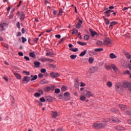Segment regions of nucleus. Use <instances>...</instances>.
<instances>
[{"label": "nucleus", "mask_w": 131, "mask_h": 131, "mask_svg": "<svg viewBox=\"0 0 131 131\" xmlns=\"http://www.w3.org/2000/svg\"><path fill=\"white\" fill-rule=\"evenodd\" d=\"M102 123H94L93 124V127H95V128H104L106 125H107V123H108V120L107 119H104L102 121H101Z\"/></svg>", "instance_id": "1"}, {"label": "nucleus", "mask_w": 131, "mask_h": 131, "mask_svg": "<svg viewBox=\"0 0 131 131\" xmlns=\"http://www.w3.org/2000/svg\"><path fill=\"white\" fill-rule=\"evenodd\" d=\"M122 85L121 84V83L120 82H117L115 85V88L116 89V90L117 92H120L121 91V89H122Z\"/></svg>", "instance_id": "2"}, {"label": "nucleus", "mask_w": 131, "mask_h": 131, "mask_svg": "<svg viewBox=\"0 0 131 131\" xmlns=\"http://www.w3.org/2000/svg\"><path fill=\"white\" fill-rule=\"evenodd\" d=\"M39 61H40L41 62H54V60L52 59H50V58H47L46 57H41L39 59Z\"/></svg>", "instance_id": "3"}, {"label": "nucleus", "mask_w": 131, "mask_h": 131, "mask_svg": "<svg viewBox=\"0 0 131 131\" xmlns=\"http://www.w3.org/2000/svg\"><path fill=\"white\" fill-rule=\"evenodd\" d=\"M7 25H8L6 23H1L0 24V31H5L6 30V27H7Z\"/></svg>", "instance_id": "4"}, {"label": "nucleus", "mask_w": 131, "mask_h": 131, "mask_svg": "<svg viewBox=\"0 0 131 131\" xmlns=\"http://www.w3.org/2000/svg\"><path fill=\"white\" fill-rule=\"evenodd\" d=\"M130 84L131 83H129L126 82H124L122 83V89H127V88H128V89H129Z\"/></svg>", "instance_id": "5"}, {"label": "nucleus", "mask_w": 131, "mask_h": 131, "mask_svg": "<svg viewBox=\"0 0 131 131\" xmlns=\"http://www.w3.org/2000/svg\"><path fill=\"white\" fill-rule=\"evenodd\" d=\"M60 114L58 113L57 111H52L51 112V116L53 118H56L57 116H59Z\"/></svg>", "instance_id": "6"}, {"label": "nucleus", "mask_w": 131, "mask_h": 131, "mask_svg": "<svg viewBox=\"0 0 131 131\" xmlns=\"http://www.w3.org/2000/svg\"><path fill=\"white\" fill-rule=\"evenodd\" d=\"M97 71H98V69L96 67H93L89 70L90 73H95Z\"/></svg>", "instance_id": "7"}, {"label": "nucleus", "mask_w": 131, "mask_h": 131, "mask_svg": "<svg viewBox=\"0 0 131 131\" xmlns=\"http://www.w3.org/2000/svg\"><path fill=\"white\" fill-rule=\"evenodd\" d=\"M111 43V39L109 38H106L103 41V45H105V46H108Z\"/></svg>", "instance_id": "8"}, {"label": "nucleus", "mask_w": 131, "mask_h": 131, "mask_svg": "<svg viewBox=\"0 0 131 131\" xmlns=\"http://www.w3.org/2000/svg\"><path fill=\"white\" fill-rule=\"evenodd\" d=\"M65 101H68L70 99V93L69 92H66L64 94Z\"/></svg>", "instance_id": "9"}, {"label": "nucleus", "mask_w": 131, "mask_h": 131, "mask_svg": "<svg viewBox=\"0 0 131 131\" xmlns=\"http://www.w3.org/2000/svg\"><path fill=\"white\" fill-rule=\"evenodd\" d=\"M50 76H51L52 78H56V77H59V76H60V74L58 73L52 72L50 73Z\"/></svg>", "instance_id": "10"}, {"label": "nucleus", "mask_w": 131, "mask_h": 131, "mask_svg": "<svg viewBox=\"0 0 131 131\" xmlns=\"http://www.w3.org/2000/svg\"><path fill=\"white\" fill-rule=\"evenodd\" d=\"M90 31L91 34V36L92 37H95V35H99V34H98V33H97V32L94 31V30L92 29H90Z\"/></svg>", "instance_id": "11"}, {"label": "nucleus", "mask_w": 131, "mask_h": 131, "mask_svg": "<svg viewBox=\"0 0 131 131\" xmlns=\"http://www.w3.org/2000/svg\"><path fill=\"white\" fill-rule=\"evenodd\" d=\"M80 84V83H79L78 79H76L75 80V87L76 89H79Z\"/></svg>", "instance_id": "12"}, {"label": "nucleus", "mask_w": 131, "mask_h": 131, "mask_svg": "<svg viewBox=\"0 0 131 131\" xmlns=\"http://www.w3.org/2000/svg\"><path fill=\"white\" fill-rule=\"evenodd\" d=\"M116 130L117 131H124L125 130V128L121 126H117L115 127Z\"/></svg>", "instance_id": "13"}, {"label": "nucleus", "mask_w": 131, "mask_h": 131, "mask_svg": "<svg viewBox=\"0 0 131 131\" xmlns=\"http://www.w3.org/2000/svg\"><path fill=\"white\" fill-rule=\"evenodd\" d=\"M93 95L94 94L89 91H86L84 94V96H85V97H88V98H90V97H93Z\"/></svg>", "instance_id": "14"}, {"label": "nucleus", "mask_w": 131, "mask_h": 131, "mask_svg": "<svg viewBox=\"0 0 131 131\" xmlns=\"http://www.w3.org/2000/svg\"><path fill=\"white\" fill-rule=\"evenodd\" d=\"M124 55L125 56L126 58L128 59V60H130L131 55L128 53V52L125 51L124 52Z\"/></svg>", "instance_id": "15"}, {"label": "nucleus", "mask_w": 131, "mask_h": 131, "mask_svg": "<svg viewBox=\"0 0 131 131\" xmlns=\"http://www.w3.org/2000/svg\"><path fill=\"white\" fill-rule=\"evenodd\" d=\"M34 64L35 68H39L40 67V62L39 61H34Z\"/></svg>", "instance_id": "16"}, {"label": "nucleus", "mask_w": 131, "mask_h": 131, "mask_svg": "<svg viewBox=\"0 0 131 131\" xmlns=\"http://www.w3.org/2000/svg\"><path fill=\"white\" fill-rule=\"evenodd\" d=\"M119 106L120 107V109L122 110V111H124V110H126V109H127V106L123 104H119Z\"/></svg>", "instance_id": "17"}, {"label": "nucleus", "mask_w": 131, "mask_h": 131, "mask_svg": "<svg viewBox=\"0 0 131 131\" xmlns=\"http://www.w3.org/2000/svg\"><path fill=\"white\" fill-rule=\"evenodd\" d=\"M22 81H26L27 82H29V81H30V77L28 76H25L22 80Z\"/></svg>", "instance_id": "18"}, {"label": "nucleus", "mask_w": 131, "mask_h": 131, "mask_svg": "<svg viewBox=\"0 0 131 131\" xmlns=\"http://www.w3.org/2000/svg\"><path fill=\"white\" fill-rule=\"evenodd\" d=\"M116 24H118V23L117 21H112L110 23V28H112L114 25H116Z\"/></svg>", "instance_id": "19"}, {"label": "nucleus", "mask_w": 131, "mask_h": 131, "mask_svg": "<svg viewBox=\"0 0 131 131\" xmlns=\"http://www.w3.org/2000/svg\"><path fill=\"white\" fill-rule=\"evenodd\" d=\"M110 12H112L111 10H107L104 12V15L106 16V17H110Z\"/></svg>", "instance_id": "20"}, {"label": "nucleus", "mask_w": 131, "mask_h": 131, "mask_svg": "<svg viewBox=\"0 0 131 131\" xmlns=\"http://www.w3.org/2000/svg\"><path fill=\"white\" fill-rule=\"evenodd\" d=\"M112 68L113 69L115 72H117V71H118V69L115 64H112Z\"/></svg>", "instance_id": "21"}, {"label": "nucleus", "mask_w": 131, "mask_h": 131, "mask_svg": "<svg viewBox=\"0 0 131 131\" xmlns=\"http://www.w3.org/2000/svg\"><path fill=\"white\" fill-rule=\"evenodd\" d=\"M110 58L111 59H116V58H117V56L114 54V53H111L110 54Z\"/></svg>", "instance_id": "22"}, {"label": "nucleus", "mask_w": 131, "mask_h": 131, "mask_svg": "<svg viewBox=\"0 0 131 131\" xmlns=\"http://www.w3.org/2000/svg\"><path fill=\"white\" fill-rule=\"evenodd\" d=\"M96 44L99 46V47H103V45H104V43L102 41H97L96 42Z\"/></svg>", "instance_id": "23"}, {"label": "nucleus", "mask_w": 131, "mask_h": 131, "mask_svg": "<svg viewBox=\"0 0 131 131\" xmlns=\"http://www.w3.org/2000/svg\"><path fill=\"white\" fill-rule=\"evenodd\" d=\"M46 100L48 102H53V97H52L51 96H47L46 97Z\"/></svg>", "instance_id": "24"}, {"label": "nucleus", "mask_w": 131, "mask_h": 131, "mask_svg": "<svg viewBox=\"0 0 131 131\" xmlns=\"http://www.w3.org/2000/svg\"><path fill=\"white\" fill-rule=\"evenodd\" d=\"M29 56L31 57V58H35L36 57V55H35V52H30L29 53Z\"/></svg>", "instance_id": "25"}, {"label": "nucleus", "mask_w": 131, "mask_h": 131, "mask_svg": "<svg viewBox=\"0 0 131 131\" xmlns=\"http://www.w3.org/2000/svg\"><path fill=\"white\" fill-rule=\"evenodd\" d=\"M111 111H112V112H113L114 113H118V112H119V111L115 108H112L111 109Z\"/></svg>", "instance_id": "26"}, {"label": "nucleus", "mask_w": 131, "mask_h": 131, "mask_svg": "<svg viewBox=\"0 0 131 131\" xmlns=\"http://www.w3.org/2000/svg\"><path fill=\"white\" fill-rule=\"evenodd\" d=\"M78 45H80V46H86V42H81L78 41L77 42Z\"/></svg>", "instance_id": "27"}, {"label": "nucleus", "mask_w": 131, "mask_h": 131, "mask_svg": "<svg viewBox=\"0 0 131 131\" xmlns=\"http://www.w3.org/2000/svg\"><path fill=\"white\" fill-rule=\"evenodd\" d=\"M88 51L86 50H85L84 51H83V52H82L80 54L79 56L80 57H83V56H84V55H85L86 54V52Z\"/></svg>", "instance_id": "28"}, {"label": "nucleus", "mask_w": 131, "mask_h": 131, "mask_svg": "<svg viewBox=\"0 0 131 131\" xmlns=\"http://www.w3.org/2000/svg\"><path fill=\"white\" fill-rule=\"evenodd\" d=\"M14 75H15V77H16V78H17V79H21V76L20 75V74H18V73H14Z\"/></svg>", "instance_id": "29"}, {"label": "nucleus", "mask_w": 131, "mask_h": 131, "mask_svg": "<svg viewBox=\"0 0 131 131\" xmlns=\"http://www.w3.org/2000/svg\"><path fill=\"white\" fill-rule=\"evenodd\" d=\"M103 18L104 19L105 24L106 25H109V24H110V21H109L107 18H105V16H103Z\"/></svg>", "instance_id": "30"}, {"label": "nucleus", "mask_w": 131, "mask_h": 131, "mask_svg": "<svg viewBox=\"0 0 131 131\" xmlns=\"http://www.w3.org/2000/svg\"><path fill=\"white\" fill-rule=\"evenodd\" d=\"M104 51V49L103 48H96L95 49V52H103Z\"/></svg>", "instance_id": "31"}, {"label": "nucleus", "mask_w": 131, "mask_h": 131, "mask_svg": "<svg viewBox=\"0 0 131 131\" xmlns=\"http://www.w3.org/2000/svg\"><path fill=\"white\" fill-rule=\"evenodd\" d=\"M20 17V20H24L25 18V14H24L23 12H21Z\"/></svg>", "instance_id": "32"}, {"label": "nucleus", "mask_w": 131, "mask_h": 131, "mask_svg": "<svg viewBox=\"0 0 131 131\" xmlns=\"http://www.w3.org/2000/svg\"><path fill=\"white\" fill-rule=\"evenodd\" d=\"M40 84H45V83H48V81L46 79H43L40 81Z\"/></svg>", "instance_id": "33"}, {"label": "nucleus", "mask_w": 131, "mask_h": 131, "mask_svg": "<svg viewBox=\"0 0 131 131\" xmlns=\"http://www.w3.org/2000/svg\"><path fill=\"white\" fill-rule=\"evenodd\" d=\"M76 33H78V30L76 29H73L72 32V34H75Z\"/></svg>", "instance_id": "34"}, {"label": "nucleus", "mask_w": 131, "mask_h": 131, "mask_svg": "<svg viewBox=\"0 0 131 131\" xmlns=\"http://www.w3.org/2000/svg\"><path fill=\"white\" fill-rule=\"evenodd\" d=\"M94 59L93 57H91L89 59V62L90 64H93V62H94Z\"/></svg>", "instance_id": "35"}, {"label": "nucleus", "mask_w": 131, "mask_h": 131, "mask_svg": "<svg viewBox=\"0 0 131 131\" xmlns=\"http://www.w3.org/2000/svg\"><path fill=\"white\" fill-rule=\"evenodd\" d=\"M68 86H62L61 88V91L62 92H66V91H67Z\"/></svg>", "instance_id": "36"}, {"label": "nucleus", "mask_w": 131, "mask_h": 131, "mask_svg": "<svg viewBox=\"0 0 131 131\" xmlns=\"http://www.w3.org/2000/svg\"><path fill=\"white\" fill-rule=\"evenodd\" d=\"M106 85H107V86H108V88H112V85H113L112 82L108 81L106 83Z\"/></svg>", "instance_id": "37"}, {"label": "nucleus", "mask_w": 131, "mask_h": 131, "mask_svg": "<svg viewBox=\"0 0 131 131\" xmlns=\"http://www.w3.org/2000/svg\"><path fill=\"white\" fill-rule=\"evenodd\" d=\"M70 51H72V52H74V53H76V52H78V48H71Z\"/></svg>", "instance_id": "38"}, {"label": "nucleus", "mask_w": 131, "mask_h": 131, "mask_svg": "<svg viewBox=\"0 0 131 131\" xmlns=\"http://www.w3.org/2000/svg\"><path fill=\"white\" fill-rule=\"evenodd\" d=\"M45 92H50L51 91V87L48 86L47 88H44Z\"/></svg>", "instance_id": "39"}, {"label": "nucleus", "mask_w": 131, "mask_h": 131, "mask_svg": "<svg viewBox=\"0 0 131 131\" xmlns=\"http://www.w3.org/2000/svg\"><path fill=\"white\" fill-rule=\"evenodd\" d=\"M63 13V9L60 8L59 11V13L58 14V16H62V13Z\"/></svg>", "instance_id": "40"}, {"label": "nucleus", "mask_w": 131, "mask_h": 131, "mask_svg": "<svg viewBox=\"0 0 131 131\" xmlns=\"http://www.w3.org/2000/svg\"><path fill=\"white\" fill-rule=\"evenodd\" d=\"M34 97H35L36 98H38L39 97H40V93H35L34 94Z\"/></svg>", "instance_id": "41"}, {"label": "nucleus", "mask_w": 131, "mask_h": 131, "mask_svg": "<svg viewBox=\"0 0 131 131\" xmlns=\"http://www.w3.org/2000/svg\"><path fill=\"white\" fill-rule=\"evenodd\" d=\"M65 39H66V38L65 37L62 38L57 45H60V43H61V42H63V41H64Z\"/></svg>", "instance_id": "42"}, {"label": "nucleus", "mask_w": 131, "mask_h": 131, "mask_svg": "<svg viewBox=\"0 0 131 131\" xmlns=\"http://www.w3.org/2000/svg\"><path fill=\"white\" fill-rule=\"evenodd\" d=\"M84 39H85V40H89V39H90V36L86 35L84 36Z\"/></svg>", "instance_id": "43"}, {"label": "nucleus", "mask_w": 131, "mask_h": 131, "mask_svg": "<svg viewBox=\"0 0 131 131\" xmlns=\"http://www.w3.org/2000/svg\"><path fill=\"white\" fill-rule=\"evenodd\" d=\"M37 79V75H35L31 79V81H33L34 80H36Z\"/></svg>", "instance_id": "44"}, {"label": "nucleus", "mask_w": 131, "mask_h": 131, "mask_svg": "<svg viewBox=\"0 0 131 131\" xmlns=\"http://www.w3.org/2000/svg\"><path fill=\"white\" fill-rule=\"evenodd\" d=\"M76 57H77V55H71L70 56V58L72 60H74L76 58Z\"/></svg>", "instance_id": "45"}, {"label": "nucleus", "mask_w": 131, "mask_h": 131, "mask_svg": "<svg viewBox=\"0 0 131 131\" xmlns=\"http://www.w3.org/2000/svg\"><path fill=\"white\" fill-rule=\"evenodd\" d=\"M38 40H39V38H35L33 39V42H35V43H37Z\"/></svg>", "instance_id": "46"}, {"label": "nucleus", "mask_w": 131, "mask_h": 131, "mask_svg": "<svg viewBox=\"0 0 131 131\" xmlns=\"http://www.w3.org/2000/svg\"><path fill=\"white\" fill-rule=\"evenodd\" d=\"M40 101L42 102V103H45L46 102V99H45V97H41L40 98Z\"/></svg>", "instance_id": "47"}, {"label": "nucleus", "mask_w": 131, "mask_h": 131, "mask_svg": "<svg viewBox=\"0 0 131 131\" xmlns=\"http://www.w3.org/2000/svg\"><path fill=\"white\" fill-rule=\"evenodd\" d=\"M21 39H22V42L23 43H24V42H25L26 41H27V39H26L25 37H21Z\"/></svg>", "instance_id": "48"}, {"label": "nucleus", "mask_w": 131, "mask_h": 131, "mask_svg": "<svg viewBox=\"0 0 131 131\" xmlns=\"http://www.w3.org/2000/svg\"><path fill=\"white\" fill-rule=\"evenodd\" d=\"M85 99H86V98L84 96H81L80 97V101H85Z\"/></svg>", "instance_id": "49"}, {"label": "nucleus", "mask_w": 131, "mask_h": 131, "mask_svg": "<svg viewBox=\"0 0 131 131\" xmlns=\"http://www.w3.org/2000/svg\"><path fill=\"white\" fill-rule=\"evenodd\" d=\"M60 89H56L55 91V93L59 94V93H60Z\"/></svg>", "instance_id": "50"}, {"label": "nucleus", "mask_w": 131, "mask_h": 131, "mask_svg": "<svg viewBox=\"0 0 131 131\" xmlns=\"http://www.w3.org/2000/svg\"><path fill=\"white\" fill-rule=\"evenodd\" d=\"M80 26H81V24L78 23L76 25V28H77L78 29H79V28H80Z\"/></svg>", "instance_id": "51"}, {"label": "nucleus", "mask_w": 131, "mask_h": 131, "mask_svg": "<svg viewBox=\"0 0 131 131\" xmlns=\"http://www.w3.org/2000/svg\"><path fill=\"white\" fill-rule=\"evenodd\" d=\"M126 114H127V115H129V116H131V111H127L126 112Z\"/></svg>", "instance_id": "52"}, {"label": "nucleus", "mask_w": 131, "mask_h": 131, "mask_svg": "<svg viewBox=\"0 0 131 131\" xmlns=\"http://www.w3.org/2000/svg\"><path fill=\"white\" fill-rule=\"evenodd\" d=\"M90 55H91V56H94V55H96V53H95V52L91 51L90 52Z\"/></svg>", "instance_id": "53"}, {"label": "nucleus", "mask_w": 131, "mask_h": 131, "mask_svg": "<svg viewBox=\"0 0 131 131\" xmlns=\"http://www.w3.org/2000/svg\"><path fill=\"white\" fill-rule=\"evenodd\" d=\"M129 73H130V71L128 70L125 71L123 72L124 74H129Z\"/></svg>", "instance_id": "54"}, {"label": "nucleus", "mask_w": 131, "mask_h": 131, "mask_svg": "<svg viewBox=\"0 0 131 131\" xmlns=\"http://www.w3.org/2000/svg\"><path fill=\"white\" fill-rule=\"evenodd\" d=\"M46 72H47V70H46V69H42L41 70V73H46Z\"/></svg>", "instance_id": "55"}, {"label": "nucleus", "mask_w": 131, "mask_h": 131, "mask_svg": "<svg viewBox=\"0 0 131 131\" xmlns=\"http://www.w3.org/2000/svg\"><path fill=\"white\" fill-rule=\"evenodd\" d=\"M25 60H26V61H30V58L28 56H25L24 57Z\"/></svg>", "instance_id": "56"}, {"label": "nucleus", "mask_w": 131, "mask_h": 131, "mask_svg": "<svg viewBox=\"0 0 131 131\" xmlns=\"http://www.w3.org/2000/svg\"><path fill=\"white\" fill-rule=\"evenodd\" d=\"M130 7H124L123 9H122V11H123L124 12L125 11H126V10H128V9H130Z\"/></svg>", "instance_id": "57"}, {"label": "nucleus", "mask_w": 131, "mask_h": 131, "mask_svg": "<svg viewBox=\"0 0 131 131\" xmlns=\"http://www.w3.org/2000/svg\"><path fill=\"white\" fill-rule=\"evenodd\" d=\"M105 68L107 69V70H109L110 69H111V66L110 65L106 66Z\"/></svg>", "instance_id": "58"}, {"label": "nucleus", "mask_w": 131, "mask_h": 131, "mask_svg": "<svg viewBox=\"0 0 131 131\" xmlns=\"http://www.w3.org/2000/svg\"><path fill=\"white\" fill-rule=\"evenodd\" d=\"M23 73H25L26 75H30V73L29 72L23 71Z\"/></svg>", "instance_id": "59"}, {"label": "nucleus", "mask_w": 131, "mask_h": 131, "mask_svg": "<svg viewBox=\"0 0 131 131\" xmlns=\"http://www.w3.org/2000/svg\"><path fill=\"white\" fill-rule=\"evenodd\" d=\"M80 86H85V83L83 82H80Z\"/></svg>", "instance_id": "60"}, {"label": "nucleus", "mask_w": 131, "mask_h": 131, "mask_svg": "<svg viewBox=\"0 0 131 131\" xmlns=\"http://www.w3.org/2000/svg\"><path fill=\"white\" fill-rule=\"evenodd\" d=\"M55 37L56 38H61V35H60V34L56 35Z\"/></svg>", "instance_id": "61"}, {"label": "nucleus", "mask_w": 131, "mask_h": 131, "mask_svg": "<svg viewBox=\"0 0 131 131\" xmlns=\"http://www.w3.org/2000/svg\"><path fill=\"white\" fill-rule=\"evenodd\" d=\"M16 26L17 27V28L20 29V22L18 21L17 24H16Z\"/></svg>", "instance_id": "62"}, {"label": "nucleus", "mask_w": 131, "mask_h": 131, "mask_svg": "<svg viewBox=\"0 0 131 131\" xmlns=\"http://www.w3.org/2000/svg\"><path fill=\"white\" fill-rule=\"evenodd\" d=\"M113 122H120V120H112Z\"/></svg>", "instance_id": "63"}, {"label": "nucleus", "mask_w": 131, "mask_h": 131, "mask_svg": "<svg viewBox=\"0 0 131 131\" xmlns=\"http://www.w3.org/2000/svg\"><path fill=\"white\" fill-rule=\"evenodd\" d=\"M53 14L54 15V16H56V15H57V10H53Z\"/></svg>", "instance_id": "64"}]
</instances>
